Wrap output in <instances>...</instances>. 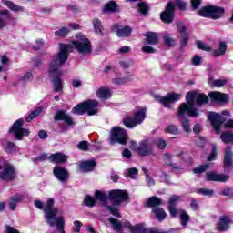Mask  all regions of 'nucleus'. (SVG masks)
<instances>
[{"label":"nucleus","mask_w":233,"mask_h":233,"mask_svg":"<svg viewBox=\"0 0 233 233\" xmlns=\"http://www.w3.org/2000/svg\"><path fill=\"white\" fill-rule=\"evenodd\" d=\"M151 212L152 214L155 215V218L156 219H157V221H165V219H167V212L161 207L157 208H152Z\"/></svg>","instance_id":"nucleus-32"},{"label":"nucleus","mask_w":233,"mask_h":233,"mask_svg":"<svg viewBox=\"0 0 233 233\" xmlns=\"http://www.w3.org/2000/svg\"><path fill=\"white\" fill-rule=\"evenodd\" d=\"M132 81V76L128 75L126 77H118L117 85H127V83H130Z\"/></svg>","instance_id":"nucleus-63"},{"label":"nucleus","mask_w":233,"mask_h":233,"mask_svg":"<svg viewBox=\"0 0 233 233\" xmlns=\"http://www.w3.org/2000/svg\"><path fill=\"white\" fill-rule=\"evenodd\" d=\"M147 112H148V108L139 107L133 116L124 117L122 123L126 128H136L137 125H141L147 119Z\"/></svg>","instance_id":"nucleus-5"},{"label":"nucleus","mask_w":233,"mask_h":233,"mask_svg":"<svg viewBox=\"0 0 233 233\" xmlns=\"http://www.w3.org/2000/svg\"><path fill=\"white\" fill-rule=\"evenodd\" d=\"M220 139L225 145H233V132L224 131L220 134Z\"/></svg>","instance_id":"nucleus-34"},{"label":"nucleus","mask_w":233,"mask_h":233,"mask_svg":"<svg viewBox=\"0 0 233 233\" xmlns=\"http://www.w3.org/2000/svg\"><path fill=\"white\" fill-rule=\"evenodd\" d=\"M53 176L58 181H60V183H66V181H68V179L70 177V173L68 172V170H66V168L59 167V166H56L53 168Z\"/></svg>","instance_id":"nucleus-19"},{"label":"nucleus","mask_w":233,"mask_h":233,"mask_svg":"<svg viewBox=\"0 0 233 233\" xmlns=\"http://www.w3.org/2000/svg\"><path fill=\"white\" fill-rule=\"evenodd\" d=\"M117 143L119 145H127L128 143V133L127 129L117 127Z\"/></svg>","instance_id":"nucleus-27"},{"label":"nucleus","mask_w":233,"mask_h":233,"mask_svg":"<svg viewBox=\"0 0 233 233\" xmlns=\"http://www.w3.org/2000/svg\"><path fill=\"white\" fill-rule=\"evenodd\" d=\"M208 97L211 103H217V105H227L230 101L228 94L221 93L218 91H211L208 93Z\"/></svg>","instance_id":"nucleus-16"},{"label":"nucleus","mask_w":233,"mask_h":233,"mask_svg":"<svg viewBox=\"0 0 233 233\" xmlns=\"http://www.w3.org/2000/svg\"><path fill=\"white\" fill-rule=\"evenodd\" d=\"M138 12L142 14V15H147L148 14V11L150 10V7H148V5L147 2H139L137 4Z\"/></svg>","instance_id":"nucleus-45"},{"label":"nucleus","mask_w":233,"mask_h":233,"mask_svg":"<svg viewBox=\"0 0 233 233\" xmlns=\"http://www.w3.org/2000/svg\"><path fill=\"white\" fill-rule=\"evenodd\" d=\"M97 106H99V102L97 100H86L75 106L71 112L76 116H84L86 114L88 116H96L99 110H97Z\"/></svg>","instance_id":"nucleus-4"},{"label":"nucleus","mask_w":233,"mask_h":233,"mask_svg":"<svg viewBox=\"0 0 233 233\" xmlns=\"http://www.w3.org/2000/svg\"><path fill=\"white\" fill-rule=\"evenodd\" d=\"M137 153L140 157L154 156V146L148 140H142L138 143Z\"/></svg>","instance_id":"nucleus-13"},{"label":"nucleus","mask_w":233,"mask_h":233,"mask_svg":"<svg viewBox=\"0 0 233 233\" xmlns=\"http://www.w3.org/2000/svg\"><path fill=\"white\" fill-rule=\"evenodd\" d=\"M96 96H97V97H99V99H108V97H110V96H111L110 89H106L105 87H100L96 91Z\"/></svg>","instance_id":"nucleus-42"},{"label":"nucleus","mask_w":233,"mask_h":233,"mask_svg":"<svg viewBox=\"0 0 233 233\" xmlns=\"http://www.w3.org/2000/svg\"><path fill=\"white\" fill-rule=\"evenodd\" d=\"M232 157H233L232 146H228L225 149V154H224V161H223L224 170H228L230 167H233Z\"/></svg>","instance_id":"nucleus-23"},{"label":"nucleus","mask_w":233,"mask_h":233,"mask_svg":"<svg viewBox=\"0 0 233 233\" xmlns=\"http://www.w3.org/2000/svg\"><path fill=\"white\" fill-rule=\"evenodd\" d=\"M232 218L228 215H222L219 217L216 225V230L218 232H228L230 230V225H232Z\"/></svg>","instance_id":"nucleus-18"},{"label":"nucleus","mask_w":233,"mask_h":233,"mask_svg":"<svg viewBox=\"0 0 233 233\" xmlns=\"http://www.w3.org/2000/svg\"><path fill=\"white\" fill-rule=\"evenodd\" d=\"M218 158V146L213 145L211 147V152L207 158V161H216Z\"/></svg>","instance_id":"nucleus-50"},{"label":"nucleus","mask_w":233,"mask_h":233,"mask_svg":"<svg viewBox=\"0 0 233 233\" xmlns=\"http://www.w3.org/2000/svg\"><path fill=\"white\" fill-rule=\"evenodd\" d=\"M43 112V107H37L36 109L33 110L29 116L25 118L26 123H32V120L35 119L37 116H40Z\"/></svg>","instance_id":"nucleus-43"},{"label":"nucleus","mask_w":233,"mask_h":233,"mask_svg":"<svg viewBox=\"0 0 233 233\" xmlns=\"http://www.w3.org/2000/svg\"><path fill=\"white\" fill-rule=\"evenodd\" d=\"M68 34H70L68 27H61L59 30L55 32L56 37H66Z\"/></svg>","instance_id":"nucleus-51"},{"label":"nucleus","mask_w":233,"mask_h":233,"mask_svg":"<svg viewBox=\"0 0 233 233\" xmlns=\"http://www.w3.org/2000/svg\"><path fill=\"white\" fill-rule=\"evenodd\" d=\"M128 203H130V195L128 194V191L117 189V207L128 205Z\"/></svg>","instance_id":"nucleus-24"},{"label":"nucleus","mask_w":233,"mask_h":233,"mask_svg":"<svg viewBox=\"0 0 233 233\" xmlns=\"http://www.w3.org/2000/svg\"><path fill=\"white\" fill-rule=\"evenodd\" d=\"M197 14L199 15V17L218 21V19H222V17H225V7L207 5L198 9Z\"/></svg>","instance_id":"nucleus-3"},{"label":"nucleus","mask_w":233,"mask_h":233,"mask_svg":"<svg viewBox=\"0 0 233 233\" xmlns=\"http://www.w3.org/2000/svg\"><path fill=\"white\" fill-rule=\"evenodd\" d=\"M163 205V199L159 197L152 196L145 203L146 208H159Z\"/></svg>","instance_id":"nucleus-25"},{"label":"nucleus","mask_w":233,"mask_h":233,"mask_svg":"<svg viewBox=\"0 0 233 233\" xmlns=\"http://www.w3.org/2000/svg\"><path fill=\"white\" fill-rule=\"evenodd\" d=\"M181 201V197L178 195H172L168 199L167 210L171 216V218L177 217V204Z\"/></svg>","instance_id":"nucleus-20"},{"label":"nucleus","mask_w":233,"mask_h":233,"mask_svg":"<svg viewBox=\"0 0 233 233\" xmlns=\"http://www.w3.org/2000/svg\"><path fill=\"white\" fill-rule=\"evenodd\" d=\"M177 116L179 119H184L187 118V116L189 117H199L201 114L194 106L187 103H181L178 106Z\"/></svg>","instance_id":"nucleus-9"},{"label":"nucleus","mask_w":233,"mask_h":233,"mask_svg":"<svg viewBox=\"0 0 233 233\" xmlns=\"http://www.w3.org/2000/svg\"><path fill=\"white\" fill-rule=\"evenodd\" d=\"M76 148H78V150H82V152H88V150H90V148L88 147V141H86V140L80 141L76 145Z\"/></svg>","instance_id":"nucleus-55"},{"label":"nucleus","mask_w":233,"mask_h":233,"mask_svg":"<svg viewBox=\"0 0 233 233\" xmlns=\"http://www.w3.org/2000/svg\"><path fill=\"white\" fill-rule=\"evenodd\" d=\"M181 100V94L171 92L167 93L165 96H159L157 98L158 103L164 106V108H172V105Z\"/></svg>","instance_id":"nucleus-12"},{"label":"nucleus","mask_w":233,"mask_h":233,"mask_svg":"<svg viewBox=\"0 0 233 233\" xmlns=\"http://www.w3.org/2000/svg\"><path fill=\"white\" fill-rule=\"evenodd\" d=\"M119 65H120L121 68H123L124 70H128V68H130V66H134V60L129 59V60H126V61H120Z\"/></svg>","instance_id":"nucleus-56"},{"label":"nucleus","mask_w":233,"mask_h":233,"mask_svg":"<svg viewBox=\"0 0 233 233\" xmlns=\"http://www.w3.org/2000/svg\"><path fill=\"white\" fill-rule=\"evenodd\" d=\"M180 121L184 132L190 134V132H192V129H190V120H188V118H180Z\"/></svg>","instance_id":"nucleus-48"},{"label":"nucleus","mask_w":233,"mask_h":233,"mask_svg":"<svg viewBox=\"0 0 233 233\" xmlns=\"http://www.w3.org/2000/svg\"><path fill=\"white\" fill-rule=\"evenodd\" d=\"M197 46L198 50H204V52H210L212 50V47L210 46H205V43L202 41H197Z\"/></svg>","instance_id":"nucleus-59"},{"label":"nucleus","mask_w":233,"mask_h":233,"mask_svg":"<svg viewBox=\"0 0 233 233\" xmlns=\"http://www.w3.org/2000/svg\"><path fill=\"white\" fill-rule=\"evenodd\" d=\"M208 120L211 123V127H213L216 134H219L221 132V127H223V123H225V117L216 112L208 113Z\"/></svg>","instance_id":"nucleus-15"},{"label":"nucleus","mask_w":233,"mask_h":233,"mask_svg":"<svg viewBox=\"0 0 233 233\" xmlns=\"http://www.w3.org/2000/svg\"><path fill=\"white\" fill-rule=\"evenodd\" d=\"M66 159H68V157L61 152H56L48 157V160L51 163H55L56 165H62L63 163H66Z\"/></svg>","instance_id":"nucleus-26"},{"label":"nucleus","mask_w":233,"mask_h":233,"mask_svg":"<svg viewBox=\"0 0 233 233\" xmlns=\"http://www.w3.org/2000/svg\"><path fill=\"white\" fill-rule=\"evenodd\" d=\"M208 103H210V98H208V96L205 95L204 93H197L196 105L201 106L203 105H208Z\"/></svg>","instance_id":"nucleus-36"},{"label":"nucleus","mask_w":233,"mask_h":233,"mask_svg":"<svg viewBox=\"0 0 233 233\" xmlns=\"http://www.w3.org/2000/svg\"><path fill=\"white\" fill-rule=\"evenodd\" d=\"M220 196H227L228 198H233V187H226L220 191Z\"/></svg>","instance_id":"nucleus-61"},{"label":"nucleus","mask_w":233,"mask_h":233,"mask_svg":"<svg viewBox=\"0 0 233 233\" xmlns=\"http://www.w3.org/2000/svg\"><path fill=\"white\" fill-rule=\"evenodd\" d=\"M230 176L226 174H218L216 171H210L206 174V181H216L217 183H227Z\"/></svg>","instance_id":"nucleus-21"},{"label":"nucleus","mask_w":233,"mask_h":233,"mask_svg":"<svg viewBox=\"0 0 233 233\" xmlns=\"http://www.w3.org/2000/svg\"><path fill=\"white\" fill-rule=\"evenodd\" d=\"M131 232L132 233H147V228H145L143 223H139L135 226H132Z\"/></svg>","instance_id":"nucleus-49"},{"label":"nucleus","mask_w":233,"mask_h":233,"mask_svg":"<svg viewBox=\"0 0 233 233\" xmlns=\"http://www.w3.org/2000/svg\"><path fill=\"white\" fill-rule=\"evenodd\" d=\"M176 27L177 32H178V34H180L181 35L178 50H180V52H183L185 50V47L188 45V41H190V35L187 33V25L183 21H177Z\"/></svg>","instance_id":"nucleus-10"},{"label":"nucleus","mask_w":233,"mask_h":233,"mask_svg":"<svg viewBox=\"0 0 233 233\" xmlns=\"http://www.w3.org/2000/svg\"><path fill=\"white\" fill-rule=\"evenodd\" d=\"M147 45H157L159 43V37L156 32H147L146 35Z\"/></svg>","instance_id":"nucleus-33"},{"label":"nucleus","mask_w":233,"mask_h":233,"mask_svg":"<svg viewBox=\"0 0 233 233\" xmlns=\"http://www.w3.org/2000/svg\"><path fill=\"white\" fill-rule=\"evenodd\" d=\"M117 10V4L114 1H109L105 5L103 12H111L114 13Z\"/></svg>","instance_id":"nucleus-47"},{"label":"nucleus","mask_w":233,"mask_h":233,"mask_svg":"<svg viewBox=\"0 0 233 233\" xmlns=\"http://www.w3.org/2000/svg\"><path fill=\"white\" fill-rule=\"evenodd\" d=\"M96 201H98L96 198V195H94V197L90 195H86L83 203L86 207H89L90 208H92L93 207H96Z\"/></svg>","instance_id":"nucleus-38"},{"label":"nucleus","mask_w":233,"mask_h":233,"mask_svg":"<svg viewBox=\"0 0 233 233\" xmlns=\"http://www.w3.org/2000/svg\"><path fill=\"white\" fill-rule=\"evenodd\" d=\"M23 199H25V196L23 195H15L11 197L9 201L10 210H15V208H17V203H22Z\"/></svg>","instance_id":"nucleus-31"},{"label":"nucleus","mask_w":233,"mask_h":233,"mask_svg":"<svg viewBox=\"0 0 233 233\" xmlns=\"http://www.w3.org/2000/svg\"><path fill=\"white\" fill-rule=\"evenodd\" d=\"M17 177V170L10 162H5L3 170L0 172V179L2 181H14Z\"/></svg>","instance_id":"nucleus-11"},{"label":"nucleus","mask_w":233,"mask_h":233,"mask_svg":"<svg viewBox=\"0 0 233 233\" xmlns=\"http://www.w3.org/2000/svg\"><path fill=\"white\" fill-rule=\"evenodd\" d=\"M109 143L110 145H116L117 143V126H115L109 135Z\"/></svg>","instance_id":"nucleus-46"},{"label":"nucleus","mask_w":233,"mask_h":233,"mask_svg":"<svg viewBox=\"0 0 233 233\" xmlns=\"http://www.w3.org/2000/svg\"><path fill=\"white\" fill-rule=\"evenodd\" d=\"M95 198L97 199L101 205L106 206V203L110 201L113 207H116L117 205V189L109 191L108 195H106L105 192L100 190H96Z\"/></svg>","instance_id":"nucleus-8"},{"label":"nucleus","mask_w":233,"mask_h":233,"mask_svg":"<svg viewBox=\"0 0 233 233\" xmlns=\"http://www.w3.org/2000/svg\"><path fill=\"white\" fill-rule=\"evenodd\" d=\"M227 48H228L227 43L220 41L218 44V48L213 50V57H221V56H225V54H227Z\"/></svg>","instance_id":"nucleus-29"},{"label":"nucleus","mask_w":233,"mask_h":233,"mask_svg":"<svg viewBox=\"0 0 233 233\" xmlns=\"http://www.w3.org/2000/svg\"><path fill=\"white\" fill-rule=\"evenodd\" d=\"M132 224L127 219L117 220V232H121L123 228H128L132 230Z\"/></svg>","instance_id":"nucleus-41"},{"label":"nucleus","mask_w":233,"mask_h":233,"mask_svg":"<svg viewBox=\"0 0 233 233\" xmlns=\"http://www.w3.org/2000/svg\"><path fill=\"white\" fill-rule=\"evenodd\" d=\"M53 119L55 121H64L67 127H74L76 126V122L74 118L66 112V110L59 109L56 111L53 116Z\"/></svg>","instance_id":"nucleus-17"},{"label":"nucleus","mask_w":233,"mask_h":233,"mask_svg":"<svg viewBox=\"0 0 233 233\" xmlns=\"http://www.w3.org/2000/svg\"><path fill=\"white\" fill-rule=\"evenodd\" d=\"M165 134H171L172 136H178L179 127L174 124L168 125L164 130Z\"/></svg>","instance_id":"nucleus-44"},{"label":"nucleus","mask_w":233,"mask_h":233,"mask_svg":"<svg viewBox=\"0 0 233 233\" xmlns=\"http://www.w3.org/2000/svg\"><path fill=\"white\" fill-rule=\"evenodd\" d=\"M59 46L60 50L53 56L48 68L49 78L54 86L55 92H63V80L61 79L63 71H61V67L65 66L66 61H68L70 52H74L71 44L60 43Z\"/></svg>","instance_id":"nucleus-1"},{"label":"nucleus","mask_w":233,"mask_h":233,"mask_svg":"<svg viewBox=\"0 0 233 233\" xmlns=\"http://www.w3.org/2000/svg\"><path fill=\"white\" fill-rule=\"evenodd\" d=\"M134 29L128 25L118 26L117 28V37H130L132 35Z\"/></svg>","instance_id":"nucleus-30"},{"label":"nucleus","mask_w":233,"mask_h":233,"mask_svg":"<svg viewBox=\"0 0 233 233\" xmlns=\"http://www.w3.org/2000/svg\"><path fill=\"white\" fill-rule=\"evenodd\" d=\"M163 41H164V45H166V46H170V47L176 46V40L174 38H172V36H170V35L164 36Z\"/></svg>","instance_id":"nucleus-54"},{"label":"nucleus","mask_w":233,"mask_h":233,"mask_svg":"<svg viewBox=\"0 0 233 233\" xmlns=\"http://www.w3.org/2000/svg\"><path fill=\"white\" fill-rule=\"evenodd\" d=\"M101 206L103 207V208H106V210H108L110 214L117 218V208L114 206H109L108 203H106V206L105 205H101Z\"/></svg>","instance_id":"nucleus-57"},{"label":"nucleus","mask_w":233,"mask_h":233,"mask_svg":"<svg viewBox=\"0 0 233 233\" xmlns=\"http://www.w3.org/2000/svg\"><path fill=\"white\" fill-rule=\"evenodd\" d=\"M56 225V232L66 233L65 232V218L63 217H57L56 220L53 221Z\"/></svg>","instance_id":"nucleus-39"},{"label":"nucleus","mask_w":233,"mask_h":233,"mask_svg":"<svg viewBox=\"0 0 233 233\" xmlns=\"http://www.w3.org/2000/svg\"><path fill=\"white\" fill-rule=\"evenodd\" d=\"M188 4L183 0H175V2H168L165 10L160 13V20L165 25H172L174 19L176 18V7L180 10V12H185L187 10Z\"/></svg>","instance_id":"nucleus-2"},{"label":"nucleus","mask_w":233,"mask_h":233,"mask_svg":"<svg viewBox=\"0 0 233 233\" xmlns=\"http://www.w3.org/2000/svg\"><path fill=\"white\" fill-rule=\"evenodd\" d=\"M139 174V170L137 167H131L127 169V177H130V179H136V176Z\"/></svg>","instance_id":"nucleus-58"},{"label":"nucleus","mask_w":233,"mask_h":233,"mask_svg":"<svg viewBox=\"0 0 233 233\" xmlns=\"http://www.w3.org/2000/svg\"><path fill=\"white\" fill-rule=\"evenodd\" d=\"M155 143L159 150H165L167 148V141L163 138L157 139Z\"/></svg>","instance_id":"nucleus-62"},{"label":"nucleus","mask_w":233,"mask_h":233,"mask_svg":"<svg viewBox=\"0 0 233 233\" xmlns=\"http://www.w3.org/2000/svg\"><path fill=\"white\" fill-rule=\"evenodd\" d=\"M72 45L78 54H92V42L88 38H83L82 41H73Z\"/></svg>","instance_id":"nucleus-14"},{"label":"nucleus","mask_w":233,"mask_h":233,"mask_svg":"<svg viewBox=\"0 0 233 233\" xmlns=\"http://www.w3.org/2000/svg\"><path fill=\"white\" fill-rule=\"evenodd\" d=\"M54 199L49 198L46 202V208H44V212H45V219L46 223L49 225V227H55L56 222L57 221V214L59 210L57 208H54Z\"/></svg>","instance_id":"nucleus-7"},{"label":"nucleus","mask_w":233,"mask_h":233,"mask_svg":"<svg viewBox=\"0 0 233 233\" xmlns=\"http://www.w3.org/2000/svg\"><path fill=\"white\" fill-rule=\"evenodd\" d=\"M97 167V163L94 159L83 160L79 163L78 168L80 172H94Z\"/></svg>","instance_id":"nucleus-22"},{"label":"nucleus","mask_w":233,"mask_h":233,"mask_svg":"<svg viewBox=\"0 0 233 233\" xmlns=\"http://www.w3.org/2000/svg\"><path fill=\"white\" fill-rule=\"evenodd\" d=\"M48 159V155L46 153H42L39 156L33 158L34 163H41L43 161H46Z\"/></svg>","instance_id":"nucleus-60"},{"label":"nucleus","mask_w":233,"mask_h":233,"mask_svg":"<svg viewBox=\"0 0 233 233\" xmlns=\"http://www.w3.org/2000/svg\"><path fill=\"white\" fill-rule=\"evenodd\" d=\"M2 5H4L5 6H7V8L11 10V12H15V13L25 12V7L15 5L14 2L10 0H2Z\"/></svg>","instance_id":"nucleus-28"},{"label":"nucleus","mask_w":233,"mask_h":233,"mask_svg":"<svg viewBox=\"0 0 233 233\" xmlns=\"http://www.w3.org/2000/svg\"><path fill=\"white\" fill-rule=\"evenodd\" d=\"M180 212V225L187 228L188 223H190V215L185 211V209H179Z\"/></svg>","instance_id":"nucleus-35"},{"label":"nucleus","mask_w":233,"mask_h":233,"mask_svg":"<svg viewBox=\"0 0 233 233\" xmlns=\"http://www.w3.org/2000/svg\"><path fill=\"white\" fill-rule=\"evenodd\" d=\"M24 125L25 120L23 118L17 119L9 128L8 134L14 135L17 141H23V137L30 136V130L23 127Z\"/></svg>","instance_id":"nucleus-6"},{"label":"nucleus","mask_w":233,"mask_h":233,"mask_svg":"<svg viewBox=\"0 0 233 233\" xmlns=\"http://www.w3.org/2000/svg\"><path fill=\"white\" fill-rule=\"evenodd\" d=\"M210 86L215 88H221L227 85V80L217 79L209 83Z\"/></svg>","instance_id":"nucleus-53"},{"label":"nucleus","mask_w":233,"mask_h":233,"mask_svg":"<svg viewBox=\"0 0 233 233\" xmlns=\"http://www.w3.org/2000/svg\"><path fill=\"white\" fill-rule=\"evenodd\" d=\"M197 97H198V93L196 91L187 92L186 95L187 104L194 106V105L196 104Z\"/></svg>","instance_id":"nucleus-40"},{"label":"nucleus","mask_w":233,"mask_h":233,"mask_svg":"<svg viewBox=\"0 0 233 233\" xmlns=\"http://www.w3.org/2000/svg\"><path fill=\"white\" fill-rule=\"evenodd\" d=\"M210 168V163H206L205 165H201L198 167L193 169L194 174H203V172H207Z\"/></svg>","instance_id":"nucleus-52"},{"label":"nucleus","mask_w":233,"mask_h":233,"mask_svg":"<svg viewBox=\"0 0 233 233\" xmlns=\"http://www.w3.org/2000/svg\"><path fill=\"white\" fill-rule=\"evenodd\" d=\"M197 194H202V196H214V189L199 188Z\"/></svg>","instance_id":"nucleus-64"},{"label":"nucleus","mask_w":233,"mask_h":233,"mask_svg":"<svg viewBox=\"0 0 233 233\" xmlns=\"http://www.w3.org/2000/svg\"><path fill=\"white\" fill-rule=\"evenodd\" d=\"M93 27L95 33L98 35H103V30H105V28L103 27V24H101V20L99 18L93 19Z\"/></svg>","instance_id":"nucleus-37"}]
</instances>
